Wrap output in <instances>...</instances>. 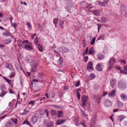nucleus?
<instances>
[{
	"label": "nucleus",
	"instance_id": "nucleus-38",
	"mask_svg": "<svg viewBox=\"0 0 127 127\" xmlns=\"http://www.w3.org/2000/svg\"><path fill=\"white\" fill-rule=\"evenodd\" d=\"M124 116H120L118 117V121H121L124 118Z\"/></svg>",
	"mask_w": 127,
	"mask_h": 127
},
{
	"label": "nucleus",
	"instance_id": "nucleus-17",
	"mask_svg": "<svg viewBox=\"0 0 127 127\" xmlns=\"http://www.w3.org/2000/svg\"><path fill=\"white\" fill-rule=\"evenodd\" d=\"M100 10H93L91 11V12L97 16L99 15L100 14Z\"/></svg>",
	"mask_w": 127,
	"mask_h": 127
},
{
	"label": "nucleus",
	"instance_id": "nucleus-7",
	"mask_svg": "<svg viewBox=\"0 0 127 127\" xmlns=\"http://www.w3.org/2000/svg\"><path fill=\"white\" fill-rule=\"evenodd\" d=\"M82 102L84 106H86V102L88 100V97L85 95H83L81 97Z\"/></svg>",
	"mask_w": 127,
	"mask_h": 127
},
{
	"label": "nucleus",
	"instance_id": "nucleus-9",
	"mask_svg": "<svg viewBox=\"0 0 127 127\" xmlns=\"http://www.w3.org/2000/svg\"><path fill=\"white\" fill-rule=\"evenodd\" d=\"M102 66V64L99 63L96 67V70L98 71H102L103 70Z\"/></svg>",
	"mask_w": 127,
	"mask_h": 127
},
{
	"label": "nucleus",
	"instance_id": "nucleus-47",
	"mask_svg": "<svg viewBox=\"0 0 127 127\" xmlns=\"http://www.w3.org/2000/svg\"><path fill=\"white\" fill-rule=\"evenodd\" d=\"M26 25L28 26V27L29 28L30 30H31L32 28V26L30 23L29 22H28L27 23Z\"/></svg>",
	"mask_w": 127,
	"mask_h": 127
},
{
	"label": "nucleus",
	"instance_id": "nucleus-61",
	"mask_svg": "<svg viewBox=\"0 0 127 127\" xmlns=\"http://www.w3.org/2000/svg\"><path fill=\"white\" fill-rule=\"evenodd\" d=\"M8 17H3L2 19V20L4 22H5L8 20Z\"/></svg>",
	"mask_w": 127,
	"mask_h": 127
},
{
	"label": "nucleus",
	"instance_id": "nucleus-11",
	"mask_svg": "<svg viewBox=\"0 0 127 127\" xmlns=\"http://www.w3.org/2000/svg\"><path fill=\"white\" fill-rule=\"evenodd\" d=\"M66 121V119H59L57 120L56 124L57 125H60L61 124L64 123H65Z\"/></svg>",
	"mask_w": 127,
	"mask_h": 127
},
{
	"label": "nucleus",
	"instance_id": "nucleus-36",
	"mask_svg": "<svg viewBox=\"0 0 127 127\" xmlns=\"http://www.w3.org/2000/svg\"><path fill=\"white\" fill-rule=\"evenodd\" d=\"M81 112L82 114L84 116V117H85V118H87V120L88 119V116L86 114V113H85L84 111H83L82 110H81Z\"/></svg>",
	"mask_w": 127,
	"mask_h": 127
},
{
	"label": "nucleus",
	"instance_id": "nucleus-60",
	"mask_svg": "<svg viewBox=\"0 0 127 127\" xmlns=\"http://www.w3.org/2000/svg\"><path fill=\"white\" fill-rule=\"evenodd\" d=\"M80 81H78L76 83L75 86L76 87H78L80 85Z\"/></svg>",
	"mask_w": 127,
	"mask_h": 127
},
{
	"label": "nucleus",
	"instance_id": "nucleus-23",
	"mask_svg": "<svg viewBox=\"0 0 127 127\" xmlns=\"http://www.w3.org/2000/svg\"><path fill=\"white\" fill-rule=\"evenodd\" d=\"M115 92L116 91L115 89L113 90L110 93H109L108 95L110 97L114 96L115 94Z\"/></svg>",
	"mask_w": 127,
	"mask_h": 127
},
{
	"label": "nucleus",
	"instance_id": "nucleus-3",
	"mask_svg": "<svg viewBox=\"0 0 127 127\" xmlns=\"http://www.w3.org/2000/svg\"><path fill=\"white\" fill-rule=\"evenodd\" d=\"M0 89L1 92L0 94V97H2L7 93V91H6L7 89L5 87V85L4 84L1 85Z\"/></svg>",
	"mask_w": 127,
	"mask_h": 127
},
{
	"label": "nucleus",
	"instance_id": "nucleus-59",
	"mask_svg": "<svg viewBox=\"0 0 127 127\" xmlns=\"http://www.w3.org/2000/svg\"><path fill=\"white\" fill-rule=\"evenodd\" d=\"M121 7L122 9L123 10H125L126 9L125 5L123 4L121 5Z\"/></svg>",
	"mask_w": 127,
	"mask_h": 127
},
{
	"label": "nucleus",
	"instance_id": "nucleus-18",
	"mask_svg": "<svg viewBox=\"0 0 127 127\" xmlns=\"http://www.w3.org/2000/svg\"><path fill=\"white\" fill-rule=\"evenodd\" d=\"M38 118V116H33L31 118V121L33 123H36L37 122Z\"/></svg>",
	"mask_w": 127,
	"mask_h": 127
},
{
	"label": "nucleus",
	"instance_id": "nucleus-49",
	"mask_svg": "<svg viewBox=\"0 0 127 127\" xmlns=\"http://www.w3.org/2000/svg\"><path fill=\"white\" fill-rule=\"evenodd\" d=\"M59 63L60 64H62L64 62V60L62 57H61L59 58Z\"/></svg>",
	"mask_w": 127,
	"mask_h": 127
},
{
	"label": "nucleus",
	"instance_id": "nucleus-35",
	"mask_svg": "<svg viewBox=\"0 0 127 127\" xmlns=\"http://www.w3.org/2000/svg\"><path fill=\"white\" fill-rule=\"evenodd\" d=\"M89 48L87 47L83 53V56H84L85 55H87L88 51Z\"/></svg>",
	"mask_w": 127,
	"mask_h": 127
},
{
	"label": "nucleus",
	"instance_id": "nucleus-64",
	"mask_svg": "<svg viewBox=\"0 0 127 127\" xmlns=\"http://www.w3.org/2000/svg\"><path fill=\"white\" fill-rule=\"evenodd\" d=\"M45 112L46 114V116L47 117H48L49 114V111L47 110H45L44 111Z\"/></svg>",
	"mask_w": 127,
	"mask_h": 127
},
{
	"label": "nucleus",
	"instance_id": "nucleus-52",
	"mask_svg": "<svg viewBox=\"0 0 127 127\" xmlns=\"http://www.w3.org/2000/svg\"><path fill=\"white\" fill-rule=\"evenodd\" d=\"M51 113L52 115H54L56 114V111L54 110H51Z\"/></svg>",
	"mask_w": 127,
	"mask_h": 127
},
{
	"label": "nucleus",
	"instance_id": "nucleus-27",
	"mask_svg": "<svg viewBox=\"0 0 127 127\" xmlns=\"http://www.w3.org/2000/svg\"><path fill=\"white\" fill-rule=\"evenodd\" d=\"M94 53V48L93 47H92L89 49L88 55H89L90 54H92Z\"/></svg>",
	"mask_w": 127,
	"mask_h": 127
},
{
	"label": "nucleus",
	"instance_id": "nucleus-50",
	"mask_svg": "<svg viewBox=\"0 0 127 127\" xmlns=\"http://www.w3.org/2000/svg\"><path fill=\"white\" fill-rule=\"evenodd\" d=\"M44 75V74L43 73H41L39 74V79L41 80L42 79Z\"/></svg>",
	"mask_w": 127,
	"mask_h": 127
},
{
	"label": "nucleus",
	"instance_id": "nucleus-5",
	"mask_svg": "<svg viewBox=\"0 0 127 127\" xmlns=\"http://www.w3.org/2000/svg\"><path fill=\"white\" fill-rule=\"evenodd\" d=\"M93 98L94 101L98 104H99L100 102V100L102 98L99 95H94Z\"/></svg>",
	"mask_w": 127,
	"mask_h": 127
},
{
	"label": "nucleus",
	"instance_id": "nucleus-14",
	"mask_svg": "<svg viewBox=\"0 0 127 127\" xmlns=\"http://www.w3.org/2000/svg\"><path fill=\"white\" fill-rule=\"evenodd\" d=\"M116 79H111L110 83L111 86L113 88L116 85Z\"/></svg>",
	"mask_w": 127,
	"mask_h": 127
},
{
	"label": "nucleus",
	"instance_id": "nucleus-12",
	"mask_svg": "<svg viewBox=\"0 0 127 127\" xmlns=\"http://www.w3.org/2000/svg\"><path fill=\"white\" fill-rule=\"evenodd\" d=\"M93 63L91 61L90 62L88 63L87 64V69L89 71H90V70L91 69H93Z\"/></svg>",
	"mask_w": 127,
	"mask_h": 127
},
{
	"label": "nucleus",
	"instance_id": "nucleus-33",
	"mask_svg": "<svg viewBox=\"0 0 127 127\" xmlns=\"http://www.w3.org/2000/svg\"><path fill=\"white\" fill-rule=\"evenodd\" d=\"M107 21V18L104 17H102L100 19L101 22V23H105Z\"/></svg>",
	"mask_w": 127,
	"mask_h": 127
},
{
	"label": "nucleus",
	"instance_id": "nucleus-24",
	"mask_svg": "<svg viewBox=\"0 0 127 127\" xmlns=\"http://www.w3.org/2000/svg\"><path fill=\"white\" fill-rule=\"evenodd\" d=\"M54 124L53 122L50 121L48 122L46 127H53Z\"/></svg>",
	"mask_w": 127,
	"mask_h": 127
},
{
	"label": "nucleus",
	"instance_id": "nucleus-1",
	"mask_svg": "<svg viewBox=\"0 0 127 127\" xmlns=\"http://www.w3.org/2000/svg\"><path fill=\"white\" fill-rule=\"evenodd\" d=\"M127 85V83L124 80H121L118 82L117 86L120 90H123L126 88Z\"/></svg>",
	"mask_w": 127,
	"mask_h": 127
},
{
	"label": "nucleus",
	"instance_id": "nucleus-48",
	"mask_svg": "<svg viewBox=\"0 0 127 127\" xmlns=\"http://www.w3.org/2000/svg\"><path fill=\"white\" fill-rule=\"evenodd\" d=\"M15 74V73L14 72H12L9 76V77L10 78H12L14 77Z\"/></svg>",
	"mask_w": 127,
	"mask_h": 127
},
{
	"label": "nucleus",
	"instance_id": "nucleus-57",
	"mask_svg": "<svg viewBox=\"0 0 127 127\" xmlns=\"http://www.w3.org/2000/svg\"><path fill=\"white\" fill-rule=\"evenodd\" d=\"M120 73H123L124 74H125L127 75V71H123V70H121L120 72Z\"/></svg>",
	"mask_w": 127,
	"mask_h": 127
},
{
	"label": "nucleus",
	"instance_id": "nucleus-39",
	"mask_svg": "<svg viewBox=\"0 0 127 127\" xmlns=\"http://www.w3.org/2000/svg\"><path fill=\"white\" fill-rule=\"evenodd\" d=\"M95 77V74L93 73H92L90 75V80H93Z\"/></svg>",
	"mask_w": 127,
	"mask_h": 127
},
{
	"label": "nucleus",
	"instance_id": "nucleus-16",
	"mask_svg": "<svg viewBox=\"0 0 127 127\" xmlns=\"http://www.w3.org/2000/svg\"><path fill=\"white\" fill-rule=\"evenodd\" d=\"M116 63L115 59L114 58H111L108 63L109 65H113Z\"/></svg>",
	"mask_w": 127,
	"mask_h": 127
},
{
	"label": "nucleus",
	"instance_id": "nucleus-37",
	"mask_svg": "<svg viewBox=\"0 0 127 127\" xmlns=\"http://www.w3.org/2000/svg\"><path fill=\"white\" fill-rule=\"evenodd\" d=\"M104 34H101L98 37L96 41H97L101 39L103 40L104 37Z\"/></svg>",
	"mask_w": 127,
	"mask_h": 127
},
{
	"label": "nucleus",
	"instance_id": "nucleus-41",
	"mask_svg": "<svg viewBox=\"0 0 127 127\" xmlns=\"http://www.w3.org/2000/svg\"><path fill=\"white\" fill-rule=\"evenodd\" d=\"M58 18H55L53 20V23L55 25V26H56L58 22Z\"/></svg>",
	"mask_w": 127,
	"mask_h": 127
},
{
	"label": "nucleus",
	"instance_id": "nucleus-63",
	"mask_svg": "<svg viewBox=\"0 0 127 127\" xmlns=\"http://www.w3.org/2000/svg\"><path fill=\"white\" fill-rule=\"evenodd\" d=\"M88 56H86L84 57V61L85 62H87L88 60Z\"/></svg>",
	"mask_w": 127,
	"mask_h": 127
},
{
	"label": "nucleus",
	"instance_id": "nucleus-51",
	"mask_svg": "<svg viewBox=\"0 0 127 127\" xmlns=\"http://www.w3.org/2000/svg\"><path fill=\"white\" fill-rule=\"evenodd\" d=\"M17 8L18 10L19 11L21 12H23V10L22 7L18 6V7Z\"/></svg>",
	"mask_w": 127,
	"mask_h": 127
},
{
	"label": "nucleus",
	"instance_id": "nucleus-62",
	"mask_svg": "<svg viewBox=\"0 0 127 127\" xmlns=\"http://www.w3.org/2000/svg\"><path fill=\"white\" fill-rule=\"evenodd\" d=\"M51 106H52V107H53L55 108H59V107L58 106V105H51Z\"/></svg>",
	"mask_w": 127,
	"mask_h": 127
},
{
	"label": "nucleus",
	"instance_id": "nucleus-56",
	"mask_svg": "<svg viewBox=\"0 0 127 127\" xmlns=\"http://www.w3.org/2000/svg\"><path fill=\"white\" fill-rule=\"evenodd\" d=\"M72 7V6H69L67 8V11L69 13H71V12L70 11L71 8Z\"/></svg>",
	"mask_w": 127,
	"mask_h": 127
},
{
	"label": "nucleus",
	"instance_id": "nucleus-19",
	"mask_svg": "<svg viewBox=\"0 0 127 127\" xmlns=\"http://www.w3.org/2000/svg\"><path fill=\"white\" fill-rule=\"evenodd\" d=\"M49 95L50 97L53 98L55 97V93L52 91H50L48 92Z\"/></svg>",
	"mask_w": 127,
	"mask_h": 127
},
{
	"label": "nucleus",
	"instance_id": "nucleus-21",
	"mask_svg": "<svg viewBox=\"0 0 127 127\" xmlns=\"http://www.w3.org/2000/svg\"><path fill=\"white\" fill-rule=\"evenodd\" d=\"M9 120L10 122H11L12 124L13 125V124L14 123L15 124H17V119L16 118H12L10 120Z\"/></svg>",
	"mask_w": 127,
	"mask_h": 127
},
{
	"label": "nucleus",
	"instance_id": "nucleus-10",
	"mask_svg": "<svg viewBox=\"0 0 127 127\" xmlns=\"http://www.w3.org/2000/svg\"><path fill=\"white\" fill-rule=\"evenodd\" d=\"M5 68L9 69L11 71L14 70L13 66L11 64L6 63L5 64Z\"/></svg>",
	"mask_w": 127,
	"mask_h": 127
},
{
	"label": "nucleus",
	"instance_id": "nucleus-32",
	"mask_svg": "<svg viewBox=\"0 0 127 127\" xmlns=\"http://www.w3.org/2000/svg\"><path fill=\"white\" fill-rule=\"evenodd\" d=\"M36 46L38 47V49L39 51L41 52H42L43 51V47L42 45L39 44Z\"/></svg>",
	"mask_w": 127,
	"mask_h": 127
},
{
	"label": "nucleus",
	"instance_id": "nucleus-30",
	"mask_svg": "<svg viewBox=\"0 0 127 127\" xmlns=\"http://www.w3.org/2000/svg\"><path fill=\"white\" fill-rule=\"evenodd\" d=\"M96 115H95L93 116L92 117V119L91 120V121L93 122L94 124L96 123Z\"/></svg>",
	"mask_w": 127,
	"mask_h": 127
},
{
	"label": "nucleus",
	"instance_id": "nucleus-55",
	"mask_svg": "<svg viewBox=\"0 0 127 127\" xmlns=\"http://www.w3.org/2000/svg\"><path fill=\"white\" fill-rule=\"evenodd\" d=\"M97 26H98V32H99V29L101 26V25L100 24H98Z\"/></svg>",
	"mask_w": 127,
	"mask_h": 127
},
{
	"label": "nucleus",
	"instance_id": "nucleus-22",
	"mask_svg": "<svg viewBox=\"0 0 127 127\" xmlns=\"http://www.w3.org/2000/svg\"><path fill=\"white\" fill-rule=\"evenodd\" d=\"M12 41V40L10 38H7L3 40V42L5 44H7L10 43Z\"/></svg>",
	"mask_w": 127,
	"mask_h": 127
},
{
	"label": "nucleus",
	"instance_id": "nucleus-46",
	"mask_svg": "<svg viewBox=\"0 0 127 127\" xmlns=\"http://www.w3.org/2000/svg\"><path fill=\"white\" fill-rule=\"evenodd\" d=\"M95 37H94L93 38L90 43V44L91 45H94L95 41Z\"/></svg>",
	"mask_w": 127,
	"mask_h": 127
},
{
	"label": "nucleus",
	"instance_id": "nucleus-54",
	"mask_svg": "<svg viewBox=\"0 0 127 127\" xmlns=\"http://www.w3.org/2000/svg\"><path fill=\"white\" fill-rule=\"evenodd\" d=\"M19 66H20V67H19V66H16V67L18 70H19L20 69H22V67L20 63V64H19Z\"/></svg>",
	"mask_w": 127,
	"mask_h": 127
},
{
	"label": "nucleus",
	"instance_id": "nucleus-58",
	"mask_svg": "<svg viewBox=\"0 0 127 127\" xmlns=\"http://www.w3.org/2000/svg\"><path fill=\"white\" fill-rule=\"evenodd\" d=\"M77 95L78 97V99L80 100V94L79 92H76Z\"/></svg>",
	"mask_w": 127,
	"mask_h": 127
},
{
	"label": "nucleus",
	"instance_id": "nucleus-28",
	"mask_svg": "<svg viewBox=\"0 0 127 127\" xmlns=\"http://www.w3.org/2000/svg\"><path fill=\"white\" fill-rule=\"evenodd\" d=\"M74 122L76 126L79 125L80 123L78 119L76 118L74 120Z\"/></svg>",
	"mask_w": 127,
	"mask_h": 127
},
{
	"label": "nucleus",
	"instance_id": "nucleus-29",
	"mask_svg": "<svg viewBox=\"0 0 127 127\" xmlns=\"http://www.w3.org/2000/svg\"><path fill=\"white\" fill-rule=\"evenodd\" d=\"M58 117L59 118L62 117L64 115L62 111H58Z\"/></svg>",
	"mask_w": 127,
	"mask_h": 127
},
{
	"label": "nucleus",
	"instance_id": "nucleus-2",
	"mask_svg": "<svg viewBox=\"0 0 127 127\" xmlns=\"http://www.w3.org/2000/svg\"><path fill=\"white\" fill-rule=\"evenodd\" d=\"M25 44L24 46V48L30 51L33 50L34 47L32 44L29 42L28 40H25Z\"/></svg>",
	"mask_w": 127,
	"mask_h": 127
},
{
	"label": "nucleus",
	"instance_id": "nucleus-43",
	"mask_svg": "<svg viewBox=\"0 0 127 127\" xmlns=\"http://www.w3.org/2000/svg\"><path fill=\"white\" fill-rule=\"evenodd\" d=\"M23 124H27L29 126H30L31 127H32L31 125L30 124L29 122L28 121L27 119L26 120H25L23 123Z\"/></svg>",
	"mask_w": 127,
	"mask_h": 127
},
{
	"label": "nucleus",
	"instance_id": "nucleus-44",
	"mask_svg": "<svg viewBox=\"0 0 127 127\" xmlns=\"http://www.w3.org/2000/svg\"><path fill=\"white\" fill-rule=\"evenodd\" d=\"M31 58V56H28V57H27L25 59V61L27 63H29V61L30 60V58Z\"/></svg>",
	"mask_w": 127,
	"mask_h": 127
},
{
	"label": "nucleus",
	"instance_id": "nucleus-42",
	"mask_svg": "<svg viewBox=\"0 0 127 127\" xmlns=\"http://www.w3.org/2000/svg\"><path fill=\"white\" fill-rule=\"evenodd\" d=\"M109 0H105L102 2V6H105L107 4Z\"/></svg>",
	"mask_w": 127,
	"mask_h": 127
},
{
	"label": "nucleus",
	"instance_id": "nucleus-13",
	"mask_svg": "<svg viewBox=\"0 0 127 127\" xmlns=\"http://www.w3.org/2000/svg\"><path fill=\"white\" fill-rule=\"evenodd\" d=\"M120 96L121 99L123 101H126L127 100V95L124 93L121 94Z\"/></svg>",
	"mask_w": 127,
	"mask_h": 127
},
{
	"label": "nucleus",
	"instance_id": "nucleus-40",
	"mask_svg": "<svg viewBox=\"0 0 127 127\" xmlns=\"http://www.w3.org/2000/svg\"><path fill=\"white\" fill-rule=\"evenodd\" d=\"M123 105V103L120 101L117 102V105L118 107H121Z\"/></svg>",
	"mask_w": 127,
	"mask_h": 127
},
{
	"label": "nucleus",
	"instance_id": "nucleus-34",
	"mask_svg": "<svg viewBox=\"0 0 127 127\" xmlns=\"http://www.w3.org/2000/svg\"><path fill=\"white\" fill-rule=\"evenodd\" d=\"M38 37L37 36L34 39V42L36 46L39 44L38 43Z\"/></svg>",
	"mask_w": 127,
	"mask_h": 127
},
{
	"label": "nucleus",
	"instance_id": "nucleus-45",
	"mask_svg": "<svg viewBox=\"0 0 127 127\" xmlns=\"http://www.w3.org/2000/svg\"><path fill=\"white\" fill-rule=\"evenodd\" d=\"M34 103V101H31L28 103V104L29 105H31V106L30 108H31L33 105Z\"/></svg>",
	"mask_w": 127,
	"mask_h": 127
},
{
	"label": "nucleus",
	"instance_id": "nucleus-31",
	"mask_svg": "<svg viewBox=\"0 0 127 127\" xmlns=\"http://www.w3.org/2000/svg\"><path fill=\"white\" fill-rule=\"evenodd\" d=\"M79 125H82L84 127H87L86 125V122L84 120H82L80 122Z\"/></svg>",
	"mask_w": 127,
	"mask_h": 127
},
{
	"label": "nucleus",
	"instance_id": "nucleus-6",
	"mask_svg": "<svg viewBox=\"0 0 127 127\" xmlns=\"http://www.w3.org/2000/svg\"><path fill=\"white\" fill-rule=\"evenodd\" d=\"M104 105L106 107H110L112 105L111 101L108 99H106L104 101Z\"/></svg>",
	"mask_w": 127,
	"mask_h": 127
},
{
	"label": "nucleus",
	"instance_id": "nucleus-53",
	"mask_svg": "<svg viewBox=\"0 0 127 127\" xmlns=\"http://www.w3.org/2000/svg\"><path fill=\"white\" fill-rule=\"evenodd\" d=\"M64 23V21H61L60 23V25L62 28L63 27V25Z\"/></svg>",
	"mask_w": 127,
	"mask_h": 127
},
{
	"label": "nucleus",
	"instance_id": "nucleus-4",
	"mask_svg": "<svg viewBox=\"0 0 127 127\" xmlns=\"http://www.w3.org/2000/svg\"><path fill=\"white\" fill-rule=\"evenodd\" d=\"M31 68L30 69L31 71L34 74L36 71V68L37 66V64L36 63L33 62L31 64Z\"/></svg>",
	"mask_w": 127,
	"mask_h": 127
},
{
	"label": "nucleus",
	"instance_id": "nucleus-25",
	"mask_svg": "<svg viewBox=\"0 0 127 127\" xmlns=\"http://www.w3.org/2000/svg\"><path fill=\"white\" fill-rule=\"evenodd\" d=\"M2 35L3 36H8L10 35V33L9 32L6 31L3 33Z\"/></svg>",
	"mask_w": 127,
	"mask_h": 127
},
{
	"label": "nucleus",
	"instance_id": "nucleus-26",
	"mask_svg": "<svg viewBox=\"0 0 127 127\" xmlns=\"http://www.w3.org/2000/svg\"><path fill=\"white\" fill-rule=\"evenodd\" d=\"M98 59L99 60L103 59L104 58V56L102 54H98L97 55Z\"/></svg>",
	"mask_w": 127,
	"mask_h": 127
},
{
	"label": "nucleus",
	"instance_id": "nucleus-15",
	"mask_svg": "<svg viewBox=\"0 0 127 127\" xmlns=\"http://www.w3.org/2000/svg\"><path fill=\"white\" fill-rule=\"evenodd\" d=\"M25 42V40H24V41H21L18 43V46L20 47V48H24V45Z\"/></svg>",
	"mask_w": 127,
	"mask_h": 127
},
{
	"label": "nucleus",
	"instance_id": "nucleus-20",
	"mask_svg": "<svg viewBox=\"0 0 127 127\" xmlns=\"http://www.w3.org/2000/svg\"><path fill=\"white\" fill-rule=\"evenodd\" d=\"M13 127V124L9 120L7 122L5 125V127Z\"/></svg>",
	"mask_w": 127,
	"mask_h": 127
},
{
	"label": "nucleus",
	"instance_id": "nucleus-8",
	"mask_svg": "<svg viewBox=\"0 0 127 127\" xmlns=\"http://www.w3.org/2000/svg\"><path fill=\"white\" fill-rule=\"evenodd\" d=\"M59 52L61 53H66L69 51L68 49L64 47L59 48Z\"/></svg>",
	"mask_w": 127,
	"mask_h": 127
}]
</instances>
